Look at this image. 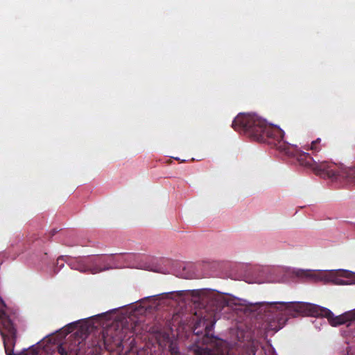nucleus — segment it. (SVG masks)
I'll list each match as a JSON object with an SVG mask.
<instances>
[{
  "label": "nucleus",
  "mask_w": 355,
  "mask_h": 355,
  "mask_svg": "<svg viewBox=\"0 0 355 355\" xmlns=\"http://www.w3.org/2000/svg\"><path fill=\"white\" fill-rule=\"evenodd\" d=\"M250 306H254L260 312L263 311L265 313L266 320L268 322L267 328L268 330L274 331H277L282 329L288 318H295L301 314L320 315L327 318L333 327L343 324L348 322L347 327H349L352 322L355 320V309L338 316H334V313L327 308L299 302H262L251 303Z\"/></svg>",
  "instance_id": "1"
},
{
  "label": "nucleus",
  "mask_w": 355,
  "mask_h": 355,
  "mask_svg": "<svg viewBox=\"0 0 355 355\" xmlns=\"http://www.w3.org/2000/svg\"><path fill=\"white\" fill-rule=\"evenodd\" d=\"M234 130L245 134L252 139L266 143L272 146L282 148L284 132L278 127L268 124L266 121L256 114L240 113L234 119L232 125Z\"/></svg>",
  "instance_id": "2"
},
{
  "label": "nucleus",
  "mask_w": 355,
  "mask_h": 355,
  "mask_svg": "<svg viewBox=\"0 0 355 355\" xmlns=\"http://www.w3.org/2000/svg\"><path fill=\"white\" fill-rule=\"evenodd\" d=\"M220 311L216 308V310L211 311L196 322L193 327V332L196 335H204L203 342L207 343L209 340L215 342L213 348L206 347L205 350V355H255L256 347L250 344L243 347L238 349L230 347L228 343L223 340L216 339L212 335L214 326L217 320L216 311Z\"/></svg>",
  "instance_id": "3"
},
{
  "label": "nucleus",
  "mask_w": 355,
  "mask_h": 355,
  "mask_svg": "<svg viewBox=\"0 0 355 355\" xmlns=\"http://www.w3.org/2000/svg\"><path fill=\"white\" fill-rule=\"evenodd\" d=\"M283 150L288 156L295 157L300 165L311 168L316 175L331 180L347 179L355 184V166L347 169L336 164L325 162L318 163L310 154L302 151L297 146H286Z\"/></svg>",
  "instance_id": "4"
},
{
  "label": "nucleus",
  "mask_w": 355,
  "mask_h": 355,
  "mask_svg": "<svg viewBox=\"0 0 355 355\" xmlns=\"http://www.w3.org/2000/svg\"><path fill=\"white\" fill-rule=\"evenodd\" d=\"M6 305L0 297V320L2 329L0 333L3 338L5 351L7 355H42L43 350L32 347L21 354H15L12 347L17 338V330L10 316L6 311Z\"/></svg>",
  "instance_id": "5"
},
{
  "label": "nucleus",
  "mask_w": 355,
  "mask_h": 355,
  "mask_svg": "<svg viewBox=\"0 0 355 355\" xmlns=\"http://www.w3.org/2000/svg\"><path fill=\"white\" fill-rule=\"evenodd\" d=\"M111 258L112 255L110 257L97 256L92 258L73 259L69 261V265L71 269L82 272L96 274L111 268L107 262L108 259Z\"/></svg>",
  "instance_id": "6"
},
{
  "label": "nucleus",
  "mask_w": 355,
  "mask_h": 355,
  "mask_svg": "<svg viewBox=\"0 0 355 355\" xmlns=\"http://www.w3.org/2000/svg\"><path fill=\"white\" fill-rule=\"evenodd\" d=\"M86 335L81 331L71 334L67 340L56 347L60 355H84L86 349Z\"/></svg>",
  "instance_id": "7"
},
{
  "label": "nucleus",
  "mask_w": 355,
  "mask_h": 355,
  "mask_svg": "<svg viewBox=\"0 0 355 355\" xmlns=\"http://www.w3.org/2000/svg\"><path fill=\"white\" fill-rule=\"evenodd\" d=\"M123 341V335L121 331L116 329L114 327H110L103 330L101 338L92 344L93 348L91 352H96L98 349L104 347L108 351L119 349ZM90 354V352H88Z\"/></svg>",
  "instance_id": "8"
},
{
  "label": "nucleus",
  "mask_w": 355,
  "mask_h": 355,
  "mask_svg": "<svg viewBox=\"0 0 355 355\" xmlns=\"http://www.w3.org/2000/svg\"><path fill=\"white\" fill-rule=\"evenodd\" d=\"M350 272L348 270H340L336 272H331L328 275V280L332 282L334 284L343 285L346 282L340 277H348Z\"/></svg>",
  "instance_id": "9"
},
{
  "label": "nucleus",
  "mask_w": 355,
  "mask_h": 355,
  "mask_svg": "<svg viewBox=\"0 0 355 355\" xmlns=\"http://www.w3.org/2000/svg\"><path fill=\"white\" fill-rule=\"evenodd\" d=\"M321 139L318 138L315 140L313 141L310 146H309L307 148H305L306 150H311L312 153H318L321 150L322 146H321Z\"/></svg>",
  "instance_id": "10"
},
{
  "label": "nucleus",
  "mask_w": 355,
  "mask_h": 355,
  "mask_svg": "<svg viewBox=\"0 0 355 355\" xmlns=\"http://www.w3.org/2000/svg\"><path fill=\"white\" fill-rule=\"evenodd\" d=\"M169 348H170L171 354L172 355H178L179 354V351H178V347L173 346V344H171L170 345Z\"/></svg>",
  "instance_id": "11"
},
{
  "label": "nucleus",
  "mask_w": 355,
  "mask_h": 355,
  "mask_svg": "<svg viewBox=\"0 0 355 355\" xmlns=\"http://www.w3.org/2000/svg\"><path fill=\"white\" fill-rule=\"evenodd\" d=\"M217 302L220 303V308L227 306L228 304V302L223 298L217 300Z\"/></svg>",
  "instance_id": "12"
},
{
  "label": "nucleus",
  "mask_w": 355,
  "mask_h": 355,
  "mask_svg": "<svg viewBox=\"0 0 355 355\" xmlns=\"http://www.w3.org/2000/svg\"><path fill=\"white\" fill-rule=\"evenodd\" d=\"M57 232L58 231L55 229H53L49 232V234H51V236H53L56 234Z\"/></svg>",
  "instance_id": "13"
},
{
  "label": "nucleus",
  "mask_w": 355,
  "mask_h": 355,
  "mask_svg": "<svg viewBox=\"0 0 355 355\" xmlns=\"http://www.w3.org/2000/svg\"><path fill=\"white\" fill-rule=\"evenodd\" d=\"M133 355H145V351H139L137 352L136 354H133Z\"/></svg>",
  "instance_id": "14"
}]
</instances>
